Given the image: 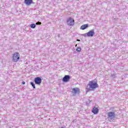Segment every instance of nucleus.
Listing matches in <instances>:
<instances>
[{
  "mask_svg": "<svg viewBox=\"0 0 128 128\" xmlns=\"http://www.w3.org/2000/svg\"><path fill=\"white\" fill-rule=\"evenodd\" d=\"M36 24H42V22H36Z\"/></svg>",
  "mask_w": 128,
  "mask_h": 128,
  "instance_id": "15",
  "label": "nucleus"
},
{
  "mask_svg": "<svg viewBox=\"0 0 128 128\" xmlns=\"http://www.w3.org/2000/svg\"><path fill=\"white\" fill-rule=\"evenodd\" d=\"M22 84H26V82H24V81H23L22 82Z\"/></svg>",
  "mask_w": 128,
  "mask_h": 128,
  "instance_id": "16",
  "label": "nucleus"
},
{
  "mask_svg": "<svg viewBox=\"0 0 128 128\" xmlns=\"http://www.w3.org/2000/svg\"><path fill=\"white\" fill-rule=\"evenodd\" d=\"M70 80V76L68 75H66L62 78V82H68Z\"/></svg>",
  "mask_w": 128,
  "mask_h": 128,
  "instance_id": "6",
  "label": "nucleus"
},
{
  "mask_svg": "<svg viewBox=\"0 0 128 128\" xmlns=\"http://www.w3.org/2000/svg\"><path fill=\"white\" fill-rule=\"evenodd\" d=\"M30 84L32 86V88H36V85H34V82H31Z\"/></svg>",
  "mask_w": 128,
  "mask_h": 128,
  "instance_id": "14",
  "label": "nucleus"
},
{
  "mask_svg": "<svg viewBox=\"0 0 128 128\" xmlns=\"http://www.w3.org/2000/svg\"><path fill=\"white\" fill-rule=\"evenodd\" d=\"M108 118H110L111 120H112V118H114L116 116V114L114 112H109L108 113Z\"/></svg>",
  "mask_w": 128,
  "mask_h": 128,
  "instance_id": "7",
  "label": "nucleus"
},
{
  "mask_svg": "<svg viewBox=\"0 0 128 128\" xmlns=\"http://www.w3.org/2000/svg\"><path fill=\"white\" fill-rule=\"evenodd\" d=\"M88 28V24H84L81 26L80 30H86V28Z\"/></svg>",
  "mask_w": 128,
  "mask_h": 128,
  "instance_id": "11",
  "label": "nucleus"
},
{
  "mask_svg": "<svg viewBox=\"0 0 128 128\" xmlns=\"http://www.w3.org/2000/svg\"><path fill=\"white\" fill-rule=\"evenodd\" d=\"M76 51L80 52H82V48L80 47H78L76 49Z\"/></svg>",
  "mask_w": 128,
  "mask_h": 128,
  "instance_id": "12",
  "label": "nucleus"
},
{
  "mask_svg": "<svg viewBox=\"0 0 128 128\" xmlns=\"http://www.w3.org/2000/svg\"><path fill=\"white\" fill-rule=\"evenodd\" d=\"M80 40H77V42H80Z\"/></svg>",
  "mask_w": 128,
  "mask_h": 128,
  "instance_id": "17",
  "label": "nucleus"
},
{
  "mask_svg": "<svg viewBox=\"0 0 128 128\" xmlns=\"http://www.w3.org/2000/svg\"><path fill=\"white\" fill-rule=\"evenodd\" d=\"M24 4L27 6H30L32 4V0H24Z\"/></svg>",
  "mask_w": 128,
  "mask_h": 128,
  "instance_id": "10",
  "label": "nucleus"
},
{
  "mask_svg": "<svg viewBox=\"0 0 128 128\" xmlns=\"http://www.w3.org/2000/svg\"><path fill=\"white\" fill-rule=\"evenodd\" d=\"M34 82L36 84H38V86H40V84H42V78L40 77H36L34 78Z\"/></svg>",
  "mask_w": 128,
  "mask_h": 128,
  "instance_id": "4",
  "label": "nucleus"
},
{
  "mask_svg": "<svg viewBox=\"0 0 128 128\" xmlns=\"http://www.w3.org/2000/svg\"><path fill=\"white\" fill-rule=\"evenodd\" d=\"M71 92H72V94H80V88H72Z\"/></svg>",
  "mask_w": 128,
  "mask_h": 128,
  "instance_id": "5",
  "label": "nucleus"
},
{
  "mask_svg": "<svg viewBox=\"0 0 128 128\" xmlns=\"http://www.w3.org/2000/svg\"><path fill=\"white\" fill-rule=\"evenodd\" d=\"M98 88V82H94V80L89 82V83L87 84L86 88V92L88 94L90 90H94L96 88Z\"/></svg>",
  "mask_w": 128,
  "mask_h": 128,
  "instance_id": "1",
  "label": "nucleus"
},
{
  "mask_svg": "<svg viewBox=\"0 0 128 128\" xmlns=\"http://www.w3.org/2000/svg\"><path fill=\"white\" fill-rule=\"evenodd\" d=\"M30 28H36V24H30Z\"/></svg>",
  "mask_w": 128,
  "mask_h": 128,
  "instance_id": "13",
  "label": "nucleus"
},
{
  "mask_svg": "<svg viewBox=\"0 0 128 128\" xmlns=\"http://www.w3.org/2000/svg\"><path fill=\"white\" fill-rule=\"evenodd\" d=\"M20 53L15 52L12 56V60L14 62H18L20 58Z\"/></svg>",
  "mask_w": 128,
  "mask_h": 128,
  "instance_id": "2",
  "label": "nucleus"
},
{
  "mask_svg": "<svg viewBox=\"0 0 128 128\" xmlns=\"http://www.w3.org/2000/svg\"><path fill=\"white\" fill-rule=\"evenodd\" d=\"M67 24L70 26L74 25V20L72 17H69L66 20Z\"/></svg>",
  "mask_w": 128,
  "mask_h": 128,
  "instance_id": "3",
  "label": "nucleus"
},
{
  "mask_svg": "<svg viewBox=\"0 0 128 128\" xmlns=\"http://www.w3.org/2000/svg\"><path fill=\"white\" fill-rule=\"evenodd\" d=\"M75 46H78V44H76V45Z\"/></svg>",
  "mask_w": 128,
  "mask_h": 128,
  "instance_id": "18",
  "label": "nucleus"
},
{
  "mask_svg": "<svg viewBox=\"0 0 128 128\" xmlns=\"http://www.w3.org/2000/svg\"><path fill=\"white\" fill-rule=\"evenodd\" d=\"M98 108L94 106L92 108V112L94 114H98Z\"/></svg>",
  "mask_w": 128,
  "mask_h": 128,
  "instance_id": "8",
  "label": "nucleus"
},
{
  "mask_svg": "<svg viewBox=\"0 0 128 128\" xmlns=\"http://www.w3.org/2000/svg\"><path fill=\"white\" fill-rule=\"evenodd\" d=\"M87 36H94V31L90 30L86 34Z\"/></svg>",
  "mask_w": 128,
  "mask_h": 128,
  "instance_id": "9",
  "label": "nucleus"
}]
</instances>
